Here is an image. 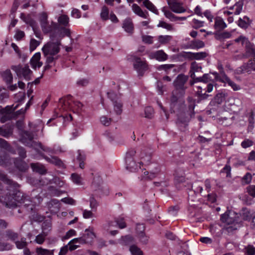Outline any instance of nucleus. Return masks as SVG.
<instances>
[{"mask_svg": "<svg viewBox=\"0 0 255 255\" xmlns=\"http://www.w3.org/2000/svg\"><path fill=\"white\" fill-rule=\"evenodd\" d=\"M0 179L3 182V184L0 182V195L5 194V197L1 196L0 201L7 208H15L16 204L14 202L11 203L10 197L19 191V185L16 182L7 178L4 174H0Z\"/></svg>", "mask_w": 255, "mask_h": 255, "instance_id": "obj_1", "label": "nucleus"}, {"mask_svg": "<svg viewBox=\"0 0 255 255\" xmlns=\"http://www.w3.org/2000/svg\"><path fill=\"white\" fill-rule=\"evenodd\" d=\"M221 221L226 224L223 230L229 234H233L242 226L240 215L233 211H228L222 214Z\"/></svg>", "mask_w": 255, "mask_h": 255, "instance_id": "obj_2", "label": "nucleus"}, {"mask_svg": "<svg viewBox=\"0 0 255 255\" xmlns=\"http://www.w3.org/2000/svg\"><path fill=\"white\" fill-rule=\"evenodd\" d=\"M33 138L34 134L33 132L24 130L22 131L21 133L20 141L25 146L33 148L41 156L43 154L40 153V150L48 153L52 154L54 153L53 149L49 147L43 146L41 142L34 141Z\"/></svg>", "mask_w": 255, "mask_h": 255, "instance_id": "obj_3", "label": "nucleus"}, {"mask_svg": "<svg viewBox=\"0 0 255 255\" xmlns=\"http://www.w3.org/2000/svg\"><path fill=\"white\" fill-rule=\"evenodd\" d=\"M60 41H51L44 45L42 51L46 58V63H51L58 59L59 56L56 55L60 52Z\"/></svg>", "mask_w": 255, "mask_h": 255, "instance_id": "obj_4", "label": "nucleus"}, {"mask_svg": "<svg viewBox=\"0 0 255 255\" xmlns=\"http://www.w3.org/2000/svg\"><path fill=\"white\" fill-rule=\"evenodd\" d=\"M188 102L189 103L188 115L190 116V118H186L185 119H182L180 117L176 122V124L181 130H184L188 126L187 123L189 122L190 119L194 117L195 112L194 109L195 107V100L189 97L188 98Z\"/></svg>", "mask_w": 255, "mask_h": 255, "instance_id": "obj_5", "label": "nucleus"}, {"mask_svg": "<svg viewBox=\"0 0 255 255\" xmlns=\"http://www.w3.org/2000/svg\"><path fill=\"white\" fill-rule=\"evenodd\" d=\"M136 151L134 149H129L126 155L125 161L126 168L130 172H136L140 168V165L136 163L133 157L136 155Z\"/></svg>", "mask_w": 255, "mask_h": 255, "instance_id": "obj_6", "label": "nucleus"}, {"mask_svg": "<svg viewBox=\"0 0 255 255\" xmlns=\"http://www.w3.org/2000/svg\"><path fill=\"white\" fill-rule=\"evenodd\" d=\"M18 105L15 107L6 106L4 108L0 109V121L1 123H4L7 121L15 119L14 111L17 108Z\"/></svg>", "mask_w": 255, "mask_h": 255, "instance_id": "obj_7", "label": "nucleus"}, {"mask_svg": "<svg viewBox=\"0 0 255 255\" xmlns=\"http://www.w3.org/2000/svg\"><path fill=\"white\" fill-rule=\"evenodd\" d=\"M188 80V76L180 74L177 76L173 82V85L176 89V91H181V95H183L184 94V91L187 89V87L185 86V84Z\"/></svg>", "mask_w": 255, "mask_h": 255, "instance_id": "obj_8", "label": "nucleus"}, {"mask_svg": "<svg viewBox=\"0 0 255 255\" xmlns=\"http://www.w3.org/2000/svg\"><path fill=\"white\" fill-rule=\"evenodd\" d=\"M11 68L15 72L18 77H23L27 80H30L32 71L29 68L28 66L25 65L24 67H22L20 65H18L17 66H12Z\"/></svg>", "mask_w": 255, "mask_h": 255, "instance_id": "obj_9", "label": "nucleus"}, {"mask_svg": "<svg viewBox=\"0 0 255 255\" xmlns=\"http://www.w3.org/2000/svg\"><path fill=\"white\" fill-rule=\"evenodd\" d=\"M8 145V143L6 140L0 138V146L7 147ZM10 162V159L8 154L0 148V165L7 166Z\"/></svg>", "mask_w": 255, "mask_h": 255, "instance_id": "obj_10", "label": "nucleus"}, {"mask_svg": "<svg viewBox=\"0 0 255 255\" xmlns=\"http://www.w3.org/2000/svg\"><path fill=\"white\" fill-rule=\"evenodd\" d=\"M136 151V155L135 156L137 158L140 160L138 164H148L151 160V154L149 153H147L145 151V149H138Z\"/></svg>", "mask_w": 255, "mask_h": 255, "instance_id": "obj_11", "label": "nucleus"}, {"mask_svg": "<svg viewBox=\"0 0 255 255\" xmlns=\"http://www.w3.org/2000/svg\"><path fill=\"white\" fill-rule=\"evenodd\" d=\"M213 87L214 85L211 83L208 84L206 86L205 85L198 86L197 94L200 98L206 99L209 96L206 94V92L210 93L213 91Z\"/></svg>", "mask_w": 255, "mask_h": 255, "instance_id": "obj_12", "label": "nucleus"}, {"mask_svg": "<svg viewBox=\"0 0 255 255\" xmlns=\"http://www.w3.org/2000/svg\"><path fill=\"white\" fill-rule=\"evenodd\" d=\"M134 68L137 71L138 74L142 76L144 72L147 69L146 63L142 61L140 58L136 57L133 64Z\"/></svg>", "mask_w": 255, "mask_h": 255, "instance_id": "obj_13", "label": "nucleus"}, {"mask_svg": "<svg viewBox=\"0 0 255 255\" xmlns=\"http://www.w3.org/2000/svg\"><path fill=\"white\" fill-rule=\"evenodd\" d=\"M149 57L150 59H155L159 61H164L168 58V55L162 50L150 53Z\"/></svg>", "mask_w": 255, "mask_h": 255, "instance_id": "obj_14", "label": "nucleus"}, {"mask_svg": "<svg viewBox=\"0 0 255 255\" xmlns=\"http://www.w3.org/2000/svg\"><path fill=\"white\" fill-rule=\"evenodd\" d=\"M122 27L129 35H131L133 33L134 24L130 18H127L123 21Z\"/></svg>", "mask_w": 255, "mask_h": 255, "instance_id": "obj_15", "label": "nucleus"}, {"mask_svg": "<svg viewBox=\"0 0 255 255\" xmlns=\"http://www.w3.org/2000/svg\"><path fill=\"white\" fill-rule=\"evenodd\" d=\"M41 54L40 52L36 53L31 58L30 63L32 68L35 69L36 67L40 68L43 63L40 61Z\"/></svg>", "mask_w": 255, "mask_h": 255, "instance_id": "obj_16", "label": "nucleus"}, {"mask_svg": "<svg viewBox=\"0 0 255 255\" xmlns=\"http://www.w3.org/2000/svg\"><path fill=\"white\" fill-rule=\"evenodd\" d=\"M42 156L48 162L53 164L59 167H65L63 161L56 156H51L49 157L44 155H42Z\"/></svg>", "mask_w": 255, "mask_h": 255, "instance_id": "obj_17", "label": "nucleus"}, {"mask_svg": "<svg viewBox=\"0 0 255 255\" xmlns=\"http://www.w3.org/2000/svg\"><path fill=\"white\" fill-rule=\"evenodd\" d=\"M42 30L44 34L51 32L53 30L58 28V24L52 22L50 24L48 22L41 26Z\"/></svg>", "mask_w": 255, "mask_h": 255, "instance_id": "obj_18", "label": "nucleus"}, {"mask_svg": "<svg viewBox=\"0 0 255 255\" xmlns=\"http://www.w3.org/2000/svg\"><path fill=\"white\" fill-rule=\"evenodd\" d=\"M27 196V195L19 191L10 197V201L11 203L14 202L15 204H16V202H17L21 204L22 201H24V199H25ZM16 205H17V204Z\"/></svg>", "mask_w": 255, "mask_h": 255, "instance_id": "obj_19", "label": "nucleus"}, {"mask_svg": "<svg viewBox=\"0 0 255 255\" xmlns=\"http://www.w3.org/2000/svg\"><path fill=\"white\" fill-rule=\"evenodd\" d=\"M47 206L51 213H57L60 209L59 201L56 199H52L47 203Z\"/></svg>", "mask_w": 255, "mask_h": 255, "instance_id": "obj_20", "label": "nucleus"}, {"mask_svg": "<svg viewBox=\"0 0 255 255\" xmlns=\"http://www.w3.org/2000/svg\"><path fill=\"white\" fill-rule=\"evenodd\" d=\"M13 127L12 126H5L0 127V135L4 137H8L12 134Z\"/></svg>", "mask_w": 255, "mask_h": 255, "instance_id": "obj_21", "label": "nucleus"}, {"mask_svg": "<svg viewBox=\"0 0 255 255\" xmlns=\"http://www.w3.org/2000/svg\"><path fill=\"white\" fill-rule=\"evenodd\" d=\"M228 96V93L225 91H222L216 95L213 99V102L217 104H221L224 102Z\"/></svg>", "mask_w": 255, "mask_h": 255, "instance_id": "obj_22", "label": "nucleus"}, {"mask_svg": "<svg viewBox=\"0 0 255 255\" xmlns=\"http://www.w3.org/2000/svg\"><path fill=\"white\" fill-rule=\"evenodd\" d=\"M202 67L199 65L196 62H192L190 66L189 73L191 78H194L196 72H201Z\"/></svg>", "mask_w": 255, "mask_h": 255, "instance_id": "obj_23", "label": "nucleus"}, {"mask_svg": "<svg viewBox=\"0 0 255 255\" xmlns=\"http://www.w3.org/2000/svg\"><path fill=\"white\" fill-rule=\"evenodd\" d=\"M14 163L16 167L20 171H25L28 169L27 164L21 159L16 158L14 159Z\"/></svg>", "mask_w": 255, "mask_h": 255, "instance_id": "obj_24", "label": "nucleus"}, {"mask_svg": "<svg viewBox=\"0 0 255 255\" xmlns=\"http://www.w3.org/2000/svg\"><path fill=\"white\" fill-rule=\"evenodd\" d=\"M246 52L243 55L244 57L248 58L251 57H255V49L253 45L250 43L249 45L245 46Z\"/></svg>", "mask_w": 255, "mask_h": 255, "instance_id": "obj_25", "label": "nucleus"}, {"mask_svg": "<svg viewBox=\"0 0 255 255\" xmlns=\"http://www.w3.org/2000/svg\"><path fill=\"white\" fill-rule=\"evenodd\" d=\"M226 26L227 25L222 18L217 17L215 19L214 27L217 30L221 31L224 29Z\"/></svg>", "mask_w": 255, "mask_h": 255, "instance_id": "obj_26", "label": "nucleus"}, {"mask_svg": "<svg viewBox=\"0 0 255 255\" xmlns=\"http://www.w3.org/2000/svg\"><path fill=\"white\" fill-rule=\"evenodd\" d=\"M171 10L175 13H182L186 11L185 8L182 6V3L177 1L170 7Z\"/></svg>", "mask_w": 255, "mask_h": 255, "instance_id": "obj_27", "label": "nucleus"}, {"mask_svg": "<svg viewBox=\"0 0 255 255\" xmlns=\"http://www.w3.org/2000/svg\"><path fill=\"white\" fill-rule=\"evenodd\" d=\"M1 76L7 84H10L12 82V75L9 69L6 70L1 73Z\"/></svg>", "mask_w": 255, "mask_h": 255, "instance_id": "obj_28", "label": "nucleus"}, {"mask_svg": "<svg viewBox=\"0 0 255 255\" xmlns=\"http://www.w3.org/2000/svg\"><path fill=\"white\" fill-rule=\"evenodd\" d=\"M134 239L130 235L122 237L120 240V243L123 246H128L133 243Z\"/></svg>", "mask_w": 255, "mask_h": 255, "instance_id": "obj_29", "label": "nucleus"}, {"mask_svg": "<svg viewBox=\"0 0 255 255\" xmlns=\"http://www.w3.org/2000/svg\"><path fill=\"white\" fill-rule=\"evenodd\" d=\"M31 167L34 171L41 174H44L46 173V169L44 166L39 163H31Z\"/></svg>", "mask_w": 255, "mask_h": 255, "instance_id": "obj_30", "label": "nucleus"}, {"mask_svg": "<svg viewBox=\"0 0 255 255\" xmlns=\"http://www.w3.org/2000/svg\"><path fill=\"white\" fill-rule=\"evenodd\" d=\"M82 237L86 240L85 243L86 244L90 242L95 237V235L92 229H87L85 230V234H83Z\"/></svg>", "mask_w": 255, "mask_h": 255, "instance_id": "obj_31", "label": "nucleus"}, {"mask_svg": "<svg viewBox=\"0 0 255 255\" xmlns=\"http://www.w3.org/2000/svg\"><path fill=\"white\" fill-rule=\"evenodd\" d=\"M132 8L134 12L139 16L145 18H147L148 16L147 12L143 11L140 7L136 4H133L132 5Z\"/></svg>", "mask_w": 255, "mask_h": 255, "instance_id": "obj_32", "label": "nucleus"}, {"mask_svg": "<svg viewBox=\"0 0 255 255\" xmlns=\"http://www.w3.org/2000/svg\"><path fill=\"white\" fill-rule=\"evenodd\" d=\"M52 228V223L50 220H45L42 224V232L46 233L48 235L49 232L51 231Z\"/></svg>", "mask_w": 255, "mask_h": 255, "instance_id": "obj_33", "label": "nucleus"}, {"mask_svg": "<svg viewBox=\"0 0 255 255\" xmlns=\"http://www.w3.org/2000/svg\"><path fill=\"white\" fill-rule=\"evenodd\" d=\"M5 237L7 238V240H9L12 241H15V240L18 238V234L11 230H6L5 232Z\"/></svg>", "mask_w": 255, "mask_h": 255, "instance_id": "obj_34", "label": "nucleus"}, {"mask_svg": "<svg viewBox=\"0 0 255 255\" xmlns=\"http://www.w3.org/2000/svg\"><path fill=\"white\" fill-rule=\"evenodd\" d=\"M102 183V179L100 177H97L94 178L93 182H92V187L93 189L95 190L103 191V187L101 186V183Z\"/></svg>", "mask_w": 255, "mask_h": 255, "instance_id": "obj_35", "label": "nucleus"}, {"mask_svg": "<svg viewBox=\"0 0 255 255\" xmlns=\"http://www.w3.org/2000/svg\"><path fill=\"white\" fill-rule=\"evenodd\" d=\"M21 205L23 206V207L27 209L28 210H32L34 206L31 198L28 196L26 197L25 199H24V201H22V203H21Z\"/></svg>", "mask_w": 255, "mask_h": 255, "instance_id": "obj_36", "label": "nucleus"}, {"mask_svg": "<svg viewBox=\"0 0 255 255\" xmlns=\"http://www.w3.org/2000/svg\"><path fill=\"white\" fill-rule=\"evenodd\" d=\"M21 19L27 24H29L32 28L35 25V21L31 18L29 15H26L23 13L20 14Z\"/></svg>", "mask_w": 255, "mask_h": 255, "instance_id": "obj_37", "label": "nucleus"}, {"mask_svg": "<svg viewBox=\"0 0 255 255\" xmlns=\"http://www.w3.org/2000/svg\"><path fill=\"white\" fill-rule=\"evenodd\" d=\"M58 23L63 26L68 27L69 26V18L66 15L63 14L60 15L58 19Z\"/></svg>", "mask_w": 255, "mask_h": 255, "instance_id": "obj_38", "label": "nucleus"}, {"mask_svg": "<svg viewBox=\"0 0 255 255\" xmlns=\"http://www.w3.org/2000/svg\"><path fill=\"white\" fill-rule=\"evenodd\" d=\"M223 81L228 84L231 86L234 91H238L240 89V87L238 85L236 84L235 82L232 81L229 77L225 75L224 77V80Z\"/></svg>", "mask_w": 255, "mask_h": 255, "instance_id": "obj_39", "label": "nucleus"}, {"mask_svg": "<svg viewBox=\"0 0 255 255\" xmlns=\"http://www.w3.org/2000/svg\"><path fill=\"white\" fill-rule=\"evenodd\" d=\"M114 104V111L117 115H120L122 114L123 111V104L120 100H116Z\"/></svg>", "mask_w": 255, "mask_h": 255, "instance_id": "obj_40", "label": "nucleus"}, {"mask_svg": "<svg viewBox=\"0 0 255 255\" xmlns=\"http://www.w3.org/2000/svg\"><path fill=\"white\" fill-rule=\"evenodd\" d=\"M205 46L204 43L200 40H192L190 43V47L193 49H199Z\"/></svg>", "mask_w": 255, "mask_h": 255, "instance_id": "obj_41", "label": "nucleus"}, {"mask_svg": "<svg viewBox=\"0 0 255 255\" xmlns=\"http://www.w3.org/2000/svg\"><path fill=\"white\" fill-rule=\"evenodd\" d=\"M144 5L149 10L155 14H158V10L155 6L149 0H145L143 1Z\"/></svg>", "mask_w": 255, "mask_h": 255, "instance_id": "obj_42", "label": "nucleus"}, {"mask_svg": "<svg viewBox=\"0 0 255 255\" xmlns=\"http://www.w3.org/2000/svg\"><path fill=\"white\" fill-rule=\"evenodd\" d=\"M109 10L108 7L104 5L102 7L101 12L100 13L101 18L103 20H108L109 17Z\"/></svg>", "mask_w": 255, "mask_h": 255, "instance_id": "obj_43", "label": "nucleus"}, {"mask_svg": "<svg viewBox=\"0 0 255 255\" xmlns=\"http://www.w3.org/2000/svg\"><path fill=\"white\" fill-rule=\"evenodd\" d=\"M172 38L170 35H159L158 37V40L161 44H166L169 43Z\"/></svg>", "mask_w": 255, "mask_h": 255, "instance_id": "obj_44", "label": "nucleus"}, {"mask_svg": "<svg viewBox=\"0 0 255 255\" xmlns=\"http://www.w3.org/2000/svg\"><path fill=\"white\" fill-rule=\"evenodd\" d=\"M129 251L132 255H143L142 251L136 245L130 246Z\"/></svg>", "mask_w": 255, "mask_h": 255, "instance_id": "obj_45", "label": "nucleus"}, {"mask_svg": "<svg viewBox=\"0 0 255 255\" xmlns=\"http://www.w3.org/2000/svg\"><path fill=\"white\" fill-rule=\"evenodd\" d=\"M59 31L60 32V34L62 37H64L65 36H67L68 37H70L71 35V31L70 29L68 28L65 26H61L58 27V28Z\"/></svg>", "mask_w": 255, "mask_h": 255, "instance_id": "obj_46", "label": "nucleus"}, {"mask_svg": "<svg viewBox=\"0 0 255 255\" xmlns=\"http://www.w3.org/2000/svg\"><path fill=\"white\" fill-rule=\"evenodd\" d=\"M235 42L240 43L242 46L245 47L247 45H249L250 43L248 38L243 36H240L238 38L235 39Z\"/></svg>", "mask_w": 255, "mask_h": 255, "instance_id": "obj_47", "label": "nucleus"}, {"mask_svg": "<svg viewBox=\"0 0 255 255\" xmlns=\"http://www.w3.org/2000/svg\"><path fill=\"white\" fill-rule=\"evenodd\" d=\"M48 190L53 196H59L63 193H65V191L60 190L52 186H49L48 187Z\"/></svg>", "mask_w": 255, "mask_h": 255, "instance_id": "obj_48", "label": "nucleus"}, {"mask_svg": "<svg viewBox=\"0 0 255 255\" xmlns=\"http://www.w3.org/2000/svg\"><path fill=\"white\" fill-rule=\"evenodd\" d=\"M47 236L46 233L42 232L41 234L36 236L34 241L38 244H42L45 241V238Z\"/></svg>", "mask_w": 255, "mask_h": 255, "instance_id": "obj_49", "label": "nucleus"}, {"mask_svg": "<svg viewBox=\"0 0 255 255\" xmlns=\"http://www.w3.org/2000/svg\"><path fill=\"white\" fill-rule=\"evenodd\" d=\"M188 245L186 243L183 244L181 246V251H179L177 255H191L188 251Z\"/></svg>", "mask_w": 255, "mask_h": 255, "instance_id": "obj_50", "label": "nucleus"}, {"mask_svg": "<svg viewBox=\"0 0 255 255\" xmlns=\"http://www.w3.org/2000/svg\"><path fill=\"white\" fill-rule=\"evenodd\" d=\"M72 181L78 185L82 184V179L81 177L77 173H72L71 176Z\"/></svg>", "mask_w": 255, "mask_h": 255, "instance_id": "obj_51", "label": "nucleus"}, {"mask_svg": "<svg viewBox=\"0 0 255 255\" xmlns=\"http://www.w3.org/2000/svg\"><path fill=\"white\" fill-rule=\"evenodd\" d=\"M15 244L16 247L19 249L25 248L27 245L26 242V239L24 238H21L20 241H15Z\"/></svg>", "mask_w": 255, "mask_h": 255, "instance_id": "obj_52", "label": "nucleus"}, {"mask_svg": "<svg viewBox=\"0 0 255 255\" xmlns=\"http://www.w3.org/2000/svg\"><path fill=\"white\" fill-rule=\"evenodd\" d=\"M145 117L148 119H152L154 115V110L151 107H147L144 110Z\"/></svg>", "mask_w": 255, "mask_h": 255, "instance_id": "obj_53", "label": "nucleus"}, {"mask_svg": "<svg viewBox=\"0 0 255 255\" xmlns=\"http://www.w3.org/2000/svg\"><path fill=\"white\" fill-rule=\"evenodd\" d=\"M249 18L244 17V19L240 18L238 20V25L242 28H246L249 25Z\"/></svg>", "mask_w": 255, "mask_h": 255, "instance_id": "obj_54", "label": "nucleus"}, {"mask_svg": "<svg viewBox=\"0 0 255 255\" xmlns=\"http://www.w3.org/2000/svg\"><path fill=\"white\" fill-rule=\"evenodd\" d=\"M47 18L48 15L46 12H43L39 14V20L41 26L48 22Z\"/></svg>", "mask_w": 255, "mask_h": 255, "instance_id": "obj_55", "label": "nucleus"}, {"mask_svg": "<svg viewBox=\"0 0 255 255\" xmlns=\"http://www.w3.org/2000/svg\"><path fill=\"white\" fill-rule=\"evenodd\" d=\"M204 21L197 20L196 19H193L192 21V26L194 29H198L204 25Z\"/></svg>", "mask_w": 255, "mask_h": 255, "instance_id": "obj_56", "label": "nucleus"}, {"mask_svg": "<svg viewBox=\"0 0 255 255\" xmlns=\"http://www.w3.org/2000/svg\"><path fill=\"white\" fill-rule=\"evenodd\" d=\"M17 150L19 156L22 159H24L26 157V151L24 147L18 146L17 147Z\"/></svg>", "mask_w": 255, "mask_h": 255, "instance_id": "obj_57", "label": "nucleus"}, {"mask_svg": "<svg viewBox=\"0 0 255 255\" xmlns=\"http://www.w3.org/2000/svg\"><path fill=\"white\" fill-rule=\"evenodd\" d=\"M12 245L9 243L0 242V251H8L12 249Z\"/></svg>", "mask_w": 255, "mask_h": 255, "instance_id": "obj_58", "label": "nucleus"}, {"mask_svg": "<svg viewBox=\"0 0 255 255\" xmlns=\"http://www.w3.org/2000/svg\"><path fill=\"white\" fill-rule=\"evenodd\" d=\"M100 122L103 125L109 126L111 123L112 119L107 116H103L100 118Z\"/></svg>", "mask_w": 255, "mask_h": 255, "instance_id": "obj_59", "label": "nucleus"}, {"mask_svg": "<svg viewBox=\"0 0 255 255\" xmlns=\"http://www.w3.org/2000/svg\"><path fill=\"white\" fill-rule=\"evenodd\" d=\"M254 144V141L249 138H246L241 143V146L244 148L252 146Z\"/></svg>", "mask_w": 255, "mask_h": 255, "instance_id": "obj_60", "label": "nucleus"}, {"mask_svg": "<svg viewBox=\"0 0 255 255\" xmlns=\"http://www.w3.org/2000/svg\"><path fill=\"white\" fill-rule=\"evenodd\" d=\"M162 11L164 12L165 16L170 19L171 21H173V19L175 18V15L173 14L171 11L167 10L165 7L162 8Z\"/></svg>", "mask_w": 255, "mask_h": 255, "instance_id": "obj_61", "label": "nucleus"}, {"mask_svg": "<svg viewBox=\"0 0 255 255\" xmlns=\"http://www.w3.org/2000/svg\"><path fill=\"white\" fill-rule=\"evenodd\" d=\"M157 26H158V27H161L164 28H165V29H167L168 30H173V27L171 24H168V23H167L164 21H160L159 22Z\"/></svg>", "mask_w": 255, "mask_h": 255, "instance_id": "obj_62", "label": "nucleus"}, {"mask_svg": "<svg viewBox=\"0 0 255 255\" xmlns=\"http://www.w3.org/2000/svg\"><path fill=\"white\" fill-rule=\"evenodd\" d=\"M40 44V42L34 39H31L30 42L29 49L31 51L34 50L36 47Z\"/></svg>", "mask_w": 255, "mask_h": 255, "instance_id": "obj_63", "label": "nucleus"}, {"mask_svg": "<svg viewBox=\"0 0 255 255\" xmlns=\"http://www.w3.org/2000/svg\"><path fill=\"white\" fill-rule=\"evenodd\" d=\"M247 192L251 196L255 197V185H251L247 187Z\"/></svg>", "mask_w": 255, "mask_h": 255, "instance_id": "obj_64", "label": "nucleus"}]
</instances>
